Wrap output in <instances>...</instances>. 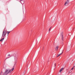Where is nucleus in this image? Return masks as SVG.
I'll return each instance as SVG.
<instances>
[{"label":"nucleus","instance_id":"obj_1","mask_svg":"<svg viewBox=\"0 0 75 75\" xmlns=\"http://www.w3.org/2000/svg\"><path fill=\"white\" fill-rule=\"evenodd\" d=\"M6 29L5 30L4 29V30L3 32V34H2V37H5L6 35Z\"/></svg>","mask_w":75,"mask_h":75},{"label":"nucleus","instance_id":"obj_2","mask_svg":"<svg viewBox=\"0 0 75 75\" xmlns=\"http://www.w3.org/2000/svg\"><path fill=\"white\" fill-rule=\"evenodd\" d=\"M69 0H68L64 4V6H67V5L69 4Z\"/></svg>","mask_w":75,"mask_h":75},{"label":"nucleus","instance_id":"obj_3","mask_svg":"<svg viewBox=\"0 0 75 75\" xmlns=\"http://www.w3.org/2000/svg\"><path fill=\"white\" fill-rule=\"evenodd\" d=\"M59 47V46H57L56 48H55V50L56 51H57L58 49V47Z\"/></svg>","mask_w":75,"mask_h":75},{"label":"nucleus","instance_id":"obj_4","mask_svg":"<svg viewBox=\"0 0 75 75\" xmlns=\"http://www.w3.org/2000/svg\"><path fill=\"white\" fill-rule=\"evenodd\" d=\"M62 40L63 41H64L63 40V38H64V37H63V33H62Z\"/></svg>","mask_w":75,"mask_h":75},{"label":"nucleus","instance_id":"obj_5","mask_svg":"<svg viewBox=\"0 0 75 75\" xmlns=\"http://www.w3.org/2000/svg\"><path fill=\"white\" fill-rule=\"evenodd\" d=\"M14 59H15V62L17 61V58L16 57H14Z\"/></svg>","mask_w":75,"mask_h":75},{"label":"nucleus","instance_id":"obj_6","mask_svg":"<svg viewBox=\"0 0 75 75\" xmlns=\"http://www.w3.org/2000/svg\"><path fill=\"white\" fill-rule=\"evenodd\" d=\"M62 53H63V52L61 54H58L57 55V57H59V56H60V55H61Z\"/></svg>","mask_w":75,"mask_h":75},{"label":"nucleus","instance_id":"obj_7","mask_svg":"<svg viewBox=\"0 0 75 75\" xmlns=\"http://www.w3.org/2000/svg\"><path fill=\"white\" fill-rule=\"evenodd\" d=\"M4 38H2V39H1V40H0V41H2V42H3V41L4 40Z\"/></svg>","mask_w":75,"mask_h":75},{"label":"nucleus","instance_id":"obj_8","mask_svg":"<svg viewBox=\"0 0 75 75\" xmlns=\"http://www.w3.org/2000/svg\"><path fill=\"white\" fill-rule=\"evenodd\" d=\"M10 33V32H9V31L6 32V33L8 35L9 34V33Z\"/></svg>","mask_w":75,"mask_h":75},{"label":"nucleus","instance_id":"obj_9","mask_svg":"<svg viewBox=\"0 0 75 75\" xmlns=\"http://www.w3.org/2000/svg\"><path fill=\"white\" fill-rule=\"evenodd\" d=\"M64 69V68H62L60 70V71L61 72Z\"/></svg>","mask_w":75,"mask_h":75},{"label":"nucleus","instance_id":"obj_10","mask_svg":"<svg viewBox=\"0 0 75 75\" xmlns=\"http://www.w3.org/2000/svg\"><path fill=\"white\" fill-rule=\"evenodd\" d=\"M56 63H55L54 64V67H55L56 66Z\"/></svg>","mask_w":75,"mask_h":75},{"label":"nucleus","instance_id":"obj_11","mask_svg":"<svg viewBox=\"0 0 75 75\" xmlns=\"http://www.w3.org/2000/svg\"><path fill=\"white\" fill-rule=\"evenodd\" d=\"M3 74V73L2 72H1L0 74V75H2Z\"/></svg>","mask_w":75,"mask_h":75},{"label":"nucleus","instance_id":"obj_12","mask_svg":"<svg viewBox=\"0 0 75 75\" xmlns=\"http://www.w3.org/2000/svg\"><path fill=\"white\" fill-rule=\"evenodd\" d=\"M74 67H72V68L71 69V70H72L74 69Z\"/></svg>","mask_w":75,"mask_h":75},{"label":"nucleus","instance_id":"obj_13","mask_svg":"<svg viewBox=\"0 0 75 75\" xmlns=\"http://www.w3.org/2000/svg\"><path fill=\"white\" fill-rule=\"evenodd\" d=\"M51 27H51L49 29V31H50V30L51 29Z\"/></svg>","mask_w":75,"mask_h":75},{"label":"nucleus","instance_id":"obj_14","mask_svg":"<svg viewBox=\"0 0 75 75\" xmlns=\"http://www.w3.org/2000/svg\"><path fill=\"white\" fill-rule=\"evenodd\" d=\"M75 67V66H74L73 68H74Z\"/></svg>","mask_w":75,"mask_h":75},{"label":"nucleus","instance_id":"obj_15","mask_svg":"<svg viewBox=\"0 0 75 75\" xmlns=\"http://www.w3.org/2000/svg\"><path fill=\"white\" fill-rule=\"evenodd\" d=\"M8 56H10V54H8Z\"/></svg>","mask_w":75,"mask_h":75},{"label":"nucleus","instance_id":"obj_16","mask_svg":"<svg viewBox=\"0 0 75 75\" xmlns=\"http://www.w3.org/2000/svg\"><path fill=\"white\" fill-rule=\"evenodd\" d=\"M69 73H70V72H69L68 73L69 74Z\"/></svg>","mask_w":75,"mask_h":75},{"label":"nucleus","instance_id":"obj_17","mask_svg":"<svg viewBox=\"0 0 75 75\" xmlns=\"http://www.w3.org/2000/svg\"><path fill=\"white\" fill-rule=\"evenodd\" d=\"M58 65L59 66V64Z\"/></svg>","mask_w":75,"mask_h":75}]
</instances>
